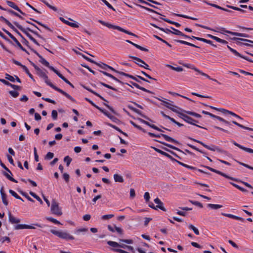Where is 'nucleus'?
Wrapping results in <instances>:
<instances>
[{"instance_id": "nucleus-1", "label": "nucleus", "mask_w": 253, "mask_h": 253, "mask_svg": "<svg viewBox=\"0 0 253 253\" xmlns=\"http://www.w3.org/2000/svg\"><path fill=\"white\" fill-rule=\"evenodd\" d=\"M202 167H205L206 168L208 169H209L210 170H211V171L212 172H215L217 174H218L227 179H230V180H232L233 181H236V182H241L242 183H243L244 185H245L246 186H247V187L250 188V189H253V187L249 183H248V182H244L243 181H242L241 180L239 179H238V178H234V177H231L228 175H227L226 174L219 171V170H216L214 169H213L212 168H211L210 167H208V166H202Z\"/></svg>"}, {"instance_id": "nucleus-2", "label": "nucleus", "mask_w": 253, "mask_h": 253, "mask_svg": "<svg viewBox=\"0 0 253 253\" xmlns=\"http://www.w3.org/2000/svg\"><path fill=\"white\" fill-rule=\"evenodd\" d=\"M42 79L44 80V82L46 83L47 85H49L56 91L60 92V93L64 95L65 97H66L73 102H76V100L74 98H73L70 94H69L62 89L58 88V87L54 85L53 84H52L51 82L48 80V76L46 75H45L42 78Z\"/></svg>"}, {"instance_id": "nucleus-3", "label": "nucleus", "mask_w": 253, "mask_h": 253, "mask_svg": "<svg viewBox=\"0 0 253 253\" xmlns=\"http://www.w3.org/2000/svg\"><path fill=\"white\" fill-rule=\"evenodd\" d=\"M98 22L101 23L102 25L106 26L107 27H108L109 29L117 30L120 32L125 33L127 35L132 36L136 38H138V36L137 35H136V34H135L131 32H129L126 29H124L123 28H122L119 26H116V25L111 24L110 23L103 21L101 20H99Z\"/></svg>"}, {"instance_id": "nucleus-4", "label": "nucleus", "mask_w": 253, "mask_h": 253, "mask_svg": "<svg viewBox=\"0 0 253 253\" xmlns=\"http://www.w3.org/2000/svg\"><path fill=\"white\" fill-rule=\"evenodd\" d=\"M13 24L17 28H18L20 31H21L23 33H24L29 38V39L32 41L34 43H35L36 45L40 46V44L37 42V41L31 35L29 34L28 32V30L27 29H31V28L27 27L26 28H25L23 27L22 26L20 25L18 22L16 21H13Z\"/></svg>"}, {"instance_id": "nucleus-5", "label": "nucleus", "mask_w": 253, "mask_h": 253, "mask_svg": "<svg viewBox=\"0 0 253 253\" xmlns=\"http://www.w3.org/2000/svg\"><path fill=\"white\" fill-rule=\"evenodd\" d=\"M50 232L54 234V235L57 236L58 237L63 239H65L66 240L74 239V237L72 235H70L67 232L57 231L54 229H51Z\"/></svg>"}, {"instance_id": "nucleus-6", "label": "nucleus", "mask_w": 253, "mask_h": 253, "mask_svg": "<svg viewBox=\"0 0 253 253\" xmlns=\"http://www.w3.org/2000/svg\"><path fill=\"white\" fill-rule=\"evenodd\" d=\"M157 99L159 100H160V101H161V104L162 105L165 106L166 107L169 108V109L171 110L172 111H173L175 113L177 112V110L175 108L178 109V110H181V111H182V109H181L180 108L172 104L173 102H172V101L169 100V102H168V101H166V100H167V99L165 98H164V99H161L160 98H157Z\"/></svg>"}, {"instance_id": "nucleus-7", "label": "nucleus", "mask_w": 253, "mask_h": 253, "mask_svg": "<svg viewBox=\"0 0 253 253\" xmlns=\"http://www.w3.org/2000/svg\"><path fill=\"white\" fill-rule=\"evenodd\" d=\"M148 134L152 137H157V138H160L161 137H163L166 141L168 142H172L175 144H179V142L176 140V139L165 134L164 133H161V134H155L152 132H148Z\"/></svg>"}, {"instance_id": "nucleus-8", "label": "nucleus", "mask_w": 253, "mask_h": 253, "mask_svg": "<svg viewBox=\"0 0 253 253\" xmlns=\"http://www.w3.org/2000/svg\"><path fill=\"white\" fill-rule=\"evenodd\" d=\"M187 138L190 139V140H191L194 142H196L200 144H201L203 146H204L205 148L208 149V150H210L211 151H216L218 152H221V153H223V152H224V151L221 150L219 147H218V146H215V145H212V147H211V146L205 144L204 143H203V142L200 141V140H197L196 139H194V138H193L191 137H187Z\"/></svg>"}, {"instance_id": "nucleus-9", "label": "nucleus", "mask_w": 253, "mask_h": 253, "mask_svg": "<svg viewBox=\"0 0 253 253\" xmlns=\"http://www.w3.org/2000/svg\"><path fill=\"white\" fill-rule=\"evenodd\" d=\"M51 211L52 213L58 216L61 215L62 214L61 209L59 207L58 203L55 201V199H53L52 201Z\"/></svg>"}, {"instance_id": "nucleus-10", "label": "nucleus", "mask_w": 253, "mask_h": 253, "mask_svg": "<svg viewBox=\"0 0 253 253\" xmlns=\"http://www.w3.org/2000/svg\"><path fill=\"white\" fill-rule=\"evenodd\" d=\"M0 21L5 23L8 27H9L14 32H15L19 36L21 37L22 34L18 30L10 23L7 19L3 16H0Z\"/></svg>"}, {"instance_id": "nucleus-11", "label": "nucleus", "mask_w": 253, "mask_h": 253, "mask_svg": "<svg viewBox=\"0 0 253 253\" xmlns=\"http://www.w3.org/2000/svg\"><path fill=\"white\" fill-rule=\"evenodd\" d=\"M32 51H33L34 53H35L40 58L39 62L40 63H41L43 65L45 66L46 67H48L49 69H50V67H52L51 66H50L49 62L48 61H47L36 50H35L34 49H32Z\"/></svg>"}, {"instance_id": "nucleus-12", "label": "nucleus", "mask_w": 253, "mask_h": 253, "mask_svg": "<svg viewBox=\"0 0 253 253\" xmlns=\"http://www.w3.org/2000/svg\"><path fill=\"white\" fill-rule=\"evenodd\" d=\"M137 120L141 123L145 124L146 125L150 126V127L162 132H164V131L163 129H161V128L158 127L156 126L150 124L149 122L141 119V118H138Z\"/></svg>"}, {"instance_id": "nucleus-13", "label": "nucleus", "mask_w": 253, "mask_h": 253, "mask_svg": "<svg viewBox=\"0 0 253 253\" xmlns=\"http://www.w3.org/2000/svg\"><path fill=\"white\" fill-rule=\"evenodd\" d=\"M176 113L178 114V117L179 118L183 119L186 123H187L189 124H193L191 121H193V119L192 118L188 116V115H187V114H185L179 112L178 110H177V112H176Z\"/></svg>"}, {"instance_id": "nucleus-14", "label": "nucleus", "mask_w": 253, "mask_h": 253, "mask_svg": "<svg viewBox=\"0 0 253 253\" xmlns=\"http://www.w3.org/2000/svg\"><path fill=\"white\" fill-rule=\"evenodd\" d=\"M99 72L102 73L103 75L112 79L113 80H114V81L120 83L121 84H126L129 86H130L131 87H132V85H131L130 84H129L128 83H125L123 82H122L121 81H120V80H119L118 79H117V78H116L115 77H114L113 75H112V74H110V73H108L105 71H101V70H99Z\"/></svg>"}, {"instance_id": "nucleus-15", "label": "nucleus", "mask_w": 253, "mask_h": 253, "mask_svg": "<svg viewBox=\"0 0 253 253\" xmlns=\"http://www.w3.org/2000/svg\"><path fill=\"white\" fill-rule=\"evenodd\" d=\"M127 107L129 109H130L131 110L133 111V112H134L135 113L140 115L141 117H142L143 118H144V119L150 121V122H153V121L151 119H150L149 117H148L147 116L143 114L141 112V111H140L139 110L133 107L132 106H131V105H127Z\"/></svg>"}, {"instance_id": "nucleus-16", "label": "nucleus", "mask_w": 253, "mask_h": 253, "mask_svg": "<svg viewBox=\"0 0 253 253\" xmlns=\"http://www.w3.org/2000/svg\"><path fill=\"white\" fill-rule=\"evenodd\" d=\"M151 148L153 149L156 152L161 154V155H164L165 156H166V157L168 158L171 161H172V162H174V161H176V160L175 159H174V158H173L171 155H170L168 153L157 148H156L155 147H153V146H151Z\"/></svg>"}, {"instance_id": "nucleus-17", "label": "nucleus", "mask_w": 253, "mask_h": 253, "mask_svg": "<svg viewBox=\"0 0 253 253\" xmlns=\"http://www.w3.org/2000/svg\"><path fill=\"white\" fill-rule=\"evenodd\" d=\"M0 193L1 200H2V202L3 204L6 206H7L8 204V202L6 199L7 195L5 194V193L4 192L3 186L1 187V188L0 189Z\"/></svg>"}, {"instance_id": "nucleus-18", "label": "nucleus", "mask_w": 253, "mask_h": 253, "mask_svg": "<svg viewBox=\"0 0 253 253\" xmlns=\"http://www.w3.org/2000/svg\"><path fill=\"white\" fill-rule=\"evenodd\" d=\"M154 202L157 204V206H156V210L158 209H159L163 211H166L167 210L164 206L163 203L158 198H156L154 200Z\"/></svg>"}, {"instance_id": "nucleus-19", "label": "nucleus", "mask_w": 253, "mask_h": 253, "mask_svg": "<svg viewBox=\"0 0 253 253\" xmlns=\"http://www.w3.org/2000/svg\"><path fill=\"white\" fill-rule=\"evenodd\" d=\"M154 141L157 142H159L161 144H162L163 145L169 147V148H170L172 149H173V150H175L177 151H178V152H181V153H183V152L180 149L171 145V144H169V143H166V142H163V141H161L160 140H157V139H155Z\"/></svg>"}, {"instance_id": "nucleus-20", "label": "nucleus", "mask_w": 253, "mask_h": 253, "mask_svg": "<svg viewBox=\"0 0 253 253\" xmlns=\"http://www.w3.org/2000/svg\"><path fill=\"white\" fill-rule=\"evenodd\" d=\"M232 143L235 146L238 147L240 149H241L247 152H248L249 153H253V149L250 148H247V147H244V146L237 143L235 141H233Z\"/></svg>"}, {"instance_id": "nucleus-21", "label": "nucleus", "mask_w": 253, "mask_h": 253, "mask_svg": "<svg viewBox=\"0 0 253 253\" xmlns=\"http://www.w3.org/2000/svg\"><path fill=\"white\" fill-rule=\"evenodd\" d=\"M232 143L235 146L238 147L240 149H241L247 152H248L249 153H253V149L250 148H247V147H244V146L237 143L235 141H233Z\"/></svg>"}, {"instance_id": "nucleus-22", "label": "nucleus", "mask_w": 253, "mask_h": 253, "mask_svg": "<svg viewBox=\"0 0 253 253\" xmlns=\"http://www.w3.org/2000/svg\"><path fill=\"white\" fill-rule=\"evenodd\" d=\"M82 86L86 90H88V91H89L90 92L93 93V94H94L95 95L98 96V97H99L101 100L105 101V102H108V101L107 100H106L103 97H102L101 95H100L99 94H98V93H97L96 92L94 91V90H93L92 89H91V88H90L89 87L84 85H82Z\"/></svg>"}, {"instance_id": "nucleus-23", "label": "nucleus", "mask_w": 253, "mask_h": 253, "mask_svg": "<svg viewBox=\"0 0 253 253\" xmlns=\"http://www.w3.org/2000/svg\"><path fill=\"white\" fill-rule=\"evenodd\" d=\"M82 86L86 90H88V91H89L90 92L93 93V94H94L95 95L98 96V97H99L101 100L105 101V102H108V101L107 100H106L103 97H102L101 95H100L99 94H98V93H97L96 92L94 91V90H93L92 89H91V88H90L89 87L84 85H82Z\"/></svg>"}, {"instance_id": "nucleus-24", "label": "nucleus", "mask_w": 253, "mask_h": 253, "mask_svg": "<svg viewBox=\"0 0 253 253\" xmlns=\"http://www.w3.org/2000/svg\"><path fill=\"white\" fill-rule=\"evenodd\" d=\"M59 19L64 23L66 25L70 26L73 28H78L79 27V24L78 23H73L70 22L66 20H65L64 18L60 17Z\"/></svg>"}, {"instance_id": "nucleus-25", "label": "nucleus", "mask_w": 253, "mask_h": 253, "mask_svg": "<svg viewBox=\"0 0 253 253\" xmlns=\"http://www.w3.org/2000/svg\"><path fill=\"white\" fill-rule=\"evenodd\" d=\"M15 230H20L23 229H35V227L27 224H17L14 226Z\"/></svg>"}, {"instance_id": "nucleus-26", "label": "nucleus", "mask_w": 253, "mask_h": 253, "mask_svg": "<svg viewBox=\"0 0 253 253\" xmlns=\"http://www.w3.org/2000/svg\"><path fill=\"white\" fill-rule=\"evenodd\" d=\"M221 214L226 217H228L233 218V219H234L236 220H240L242 222H244L245 221V219L243 218L238 216L233 215V214H231L230 213H225L222 212V213H221Z\"/></svg>"}, {"instance_id": "nucleus-27", "label": "nucleus", "mask_w": 253, "mask_h": 253, "mask_svg": "<svg viewBox=\"0 0 253 253\" xmlns=\"http://www.w3.org/2000/svg\"><path fill=\"white\" fill-rule=\"evenodd\" d=\"M130 83L132 84V85L135 86V87H136L137 88H138L143 91H145V92H148V93H151V94H154V93L142 86H141L140 85H139L138 84L136 83H134V82H133L132 81H130Z\"/></svg>"}, {"instance_id": "nucleus-28", "label": "nucleus", "mask_w": 253, "mask_h": 253, "mask_svg": "<svg viewBox=\"0 0 253 253\" xmlns=\"http://www.w3.org/2000/svg\"><path fill=\"white\" fill-rule=\"evenodd\" d=\"M8 220L11 224L18 223L20 222V219L14 217L10 212H8Z\"/></svg>"}, {"instance_id": "nucleus-29", "label": "nucleus", "mask_w": 253, "mask_h": 253, "mask_svg": "<svg viewBox=\"0 0 253 253\" xmlns=\"http://www.w3.org/2000/svg\"><path fill=\"white\" fill-rule=\"evenodd\" d=\"M220 111L223 114H230L238 119H239L240 120H243V119L240 116H239L238 115L235 114V113L233 112H231L230 111H229V110H226L225 109H221L220 110Z\"/></svg>"}, {"instance_id": "nucleus-30", "label": "nucleus", "mask_w": 253, "mask_h": 253, "mask_svg": "<svg viewBox=\"0 0 253 253\" xmlns=\"http://www.w3.org/2000/svg\"><path fill=\"white\" fill-rule=\"evenodd\" d=\"M126 42L127 43H129L132 45H133L134 46H135L136 48L142 50V51H146V52H148L149 51V50L147 49V48H146L144 47H142L137 44H136L133 42H132L131 41H129V40H126Z\"/></svg>"}, {"instance_id": "nucleus-31", "label": "nucleus", "mask_w": 253, "mask_h": 253, "mask_svg": "<svg viewBox=\"0 0 253 253\" xmlns=\"http://www.w3.org/2000/svg\"><path fill=\"white\" fill-rule=\"evenodd\" d=\"M174 41L175 42L181 43V44L189 45V46L194 47L196 48H200L199 46H197L192 43L189 42L185 41H183V40H174Z\"/></svg>"}, {"instance_id": "nucleus-32", "label": "nucleus", "mask_w": 253, "mask_h": 253, "mask_svg": "<svg viewBox=\"0 0 253 253\" xmlns=\"http://www.w3.org/2000/svg\"><path fill=\"white\" fill-rule=\"evenodd\" d=\"M197 73H198L199 74H200V75H201L202 76H203L204 77H205L206 78L210 79V80H211L215 82H216L217 83H218V84H221L220 83H219L217 80L215 79H212L210 77V76H209L208 74L203 72L202 71H201V70H200L199 69H198V71H197Z\"/></svg>"}, {"instance_id": "nucleus-33", "label": "nucleus", "mask_w": 253, "mask_h": 253, "mask_svg": "<svg viewBox=\"0 0 253 253\" xmlns=\"http://www.w3.org/2000/svg\"><path fill=\"white\" fill-rule=\"evenodd\" d=\"M214 117H212L213 119H217L218 121L223 123L225 125H227V126H231V124L230 122L225 120V119H224L223 118L219 117V116H216L215 115H214Z\"/></svg>"}, {"instance_id": "nucleus-34", "label": "nucleus", "mask_w": 253, "mask_h": 253, "mask_svg": "<svg viewBox=\"0 0 253 253\" xmlns=\"http://www.w3.org/2000/svg\"><path fill=\"white\" fill-rule=\"evenodd\" d=\"M182 111L184 112V113H185L186 114H187L189 115L194 116L197 118H201L202 117V116L200 114L195 113L194 112H192V111H185L184 110H182Z\"/></svg>"}, {"instance_id": "nucleus-35", "label": "nucleus", "mask_w": 253, "mask_h": 253, "mask_svg": "<svg viewBox=\"0 0 253 253\" xmlns=\"http://www.w3.org/2000/svg\"><path fill=\"white\" fill-rule=\"evenodd\" d=\"M122 76L128 77L130 79H131L134 80L135 81H136L137 83L141 84V82L138 79V78L136 76L134 77L131 75H130V74H128L126 73H122Z\"/></svg>"}, {"instance_id": "nucleus-36", "label": "nucleus", "mask_w": 253, "mask_h": 253, "mask_svg": "<svg viewBox=\"0 0 253 253\" xmlns=\"http://www.w3.org/2000/svg\"><path fill=\"white\" fill-rule=\"evenodd\" d=\"M113 177L115 182H118L120 183H123L124 182V179L123 176L118 174H114Z\"/></svg>"}, {"instance_id": "nucleus-37", "label": "nucleus", "mask_w": 253, "mask_h": 253, "mask_svg": "<svg viewBox=\"0 0 253 253\" xmlns=\"http://www.w3.org/2000/svg\"><path fill=\"white\" fill-rule=\"evenodd\" d=\"M160 148H162V149H163L164 150L169 153L170 154L173 155L174 156L177 158L178 159H179L180 160L181 159V158L180 156L177 155L174 152L172 151V150H170L168 148L163 147V146H160Z\"/></svg>"}, {"instance_id": "nucleus-38", "label": "nucleus", "mask_w": 253, "mask_h": 253, "mask_svg": "<svg viewBox=\"0 0 253 253\" xmlns=\"http://www.w3.org/2000/svg\"><path fill=\"white\" fill-rule=\"evenodd\" d=\"M30 20L33 21H34L36 23H37V24H38L39 25L42 26V27H43V28H44L45 29H46L47 30L49 31H50V32H52V30L49 28L47 25L42 23V22L39 21H37L33 18H30Z\"/></svg>"}, {"instance_id": "nucleus-39", "label": "nucleus", "mask_w": 253, "mask_h": 253, "mask_svg": "<svg viewBox=\"0 0 253 253\" xmlns=\"http://www.w3.org/2000/svg\"><path fill=\"white\" fill-rule=\"evenodd\" d=\"M50 69L54 72L63 81L66 79V78H65L57 70L55 69L53 67H50Z\"/></svg>"}, {"instance_id": "nucleus-40", "label": "nucleus", "mask_w": 253, "mask_h": 253, "mask_svg": "<svg viewBox=\"0 0 253 253\" xmlns=\"http://www.w3.org/2000/svg\"><path fill=\"white\" fill-rule=\"evenodd\" d=\"M175 162H176L177 164H178L179 165L185 167V168H186L187 169H192V170H195V169H197V168L196 167H192V166H189V165H187L183 163H182L178 160H176V161H174Z\"/></svg>"}, {"instance_id": "nucleus-41", "label": "nucleus", "mask_w": 253, "mask_h": 253, "mask_svg": "<svg viewBox=\"0 0 253 253\" xmlns=\"http://www.w3.org/2000/svg\"><path fill=\"white\" fill-rule=\"evenodd\" d=\"M136 5L141 8H143V9H146L147 11H149V12H153V13H155L156 14H159L160 15H162L161 14H160V13L156 11L155 10L151 9V8H148V7H145L144 6H143L142 5H140V4H136Z\"/></svg>"}, {"instance_id": "nucleus-42", "label": "nucleus", "mask_w": 253, "mask_h": 253, "mask_svg": "<svg viewBox=\"0 0 253 253\" xmlns=\"http://www.w3.org/2000/svg\"><path fill=\"white\" fill-rule=\"evenodd\" d=\"M2 174L4 176H5L8 180H10L11 181H12L15 183H17L18 181L15 179L14 178L11 177L10 175L9 174V172H6L5 171H3Z\"/></svg>"}, {"instance_id": "nucleus-43", "label": "nucleus", "mask_w": 253, "mask_h": 253, "mask_svg": "<svg viewBox=\"0 0 253 253\" xmlns=\"http://www.w3.org/2000/svg\"><path fill=\"white\" fill-rule=\"evenodd\" d=\"M222 205L217 204H208L207 205V207L213 210H217L222 208Z\"/></svg>"}, {"instance_id": "nucleus-44", "label": "nucleus", "mask_w": 253, "mask_h": 253, "mask_svg": "<svg viewBox=\"0 0 253 253\" xmlns=\"http://www.w3.org/2000/svg\"><path fill=\"white\" fill-rule=\"evenodd\" d=\"M232 123L233 124H234V125L238 126L239 127H241V128H242L243 129H247V130H251V131H253V128H251V127H247V126H245L242 125H241L240 124H239L238 123L236 122V121H233L232 122Z\"/></svg>"}, {"instance_id": "nucleus-45", "label": "nucleus", "mask_w": 253, "mask_h": 253, "mask_svg": "<svg viewBox=\"0 0 253 253\" xmlns=\"http://www.w3.org/2000/svg\"><path fill=\"white\" fill-rule=\"evenodd\" d=\"M174 15L175 16H176L178 17L189 19H191V20H198V19L196 18L190 17L188 15H184V14H177V13H174Z\"/></svg>"}, {"instance_id": "nucleus-46", "label": "nucleus", "mask_w": 253, "mask_h": 253, "mask_svg": "<svg viewBox=\"0 0 253 253\" xmlns=\"http://www.w3.org/2000/svg\"><path fill=\"white\" fill-rule=\"evenodd\" d=\"M76 52L77 54H79V55H81L84 59H85L87 61H89V62H91L92 63H93V64H97V62L96 61H95L91 59V58L87 57L86 56H85V55L82 54V53L78 52L77 51H76Z\"/></svg>"}, {"instance_id": "nucleus-47", "label": "nucleus", "mask_w": 253, "mask_h": 253, "mask_svg": "<svg viewBox=\"0 0 253 253\" xmlns=\"http://www.w3.org/2000/svg\"><path fill=\"white\" fill-rule=\"evenodd\" d=\"M128 57L130 58H132V59L135 60V61H134V62H137V63H139V64L141 63V64H142V65L145 64V62L139 57H136L134 56H132V55H129Z\"/></svg>"}, {"instance_id": "nucleus-48", "label": "nucleus", "mask_w": 253, "mask_h": 253, "mask_svg": "<svg viewBox=\"0 0 253 253\" xmlns=\"http://www.w3.org/2000/svg\"><path fill=\"white\" fill-rule=\"evenodd\" d=\"M18 191L23 196H24L28 201H29L30 202H35L34 200L33 199H32L30 196H29V195L26 192H23V191H21V190H18Z\"/></svg>"}, {"instance_id": "nucleus-49", "label": "nucleus", "mask_w": 253, "mask_h": 253, "mask_svg": "<svg viewBox=\"0 0 253 253\" xmlns=\"http://www.w3.org/2000/svg\"><path fill=\"white\" fill-rule=\"evenodd\" d=\"M9 193L11 194L12 196H13L14 198H15L17 199L20 200L22 201H24L23 199L21 198L15 192H14L13 190L11 189L9 190Z\"/></svg>"}, {"instance_id": "nucleus-50", "label": "nucleus", "mask_w": 253, "mask_h": 253, "mask_svg": "<svg viewBox=\"0 0 253 253\" xmlns=\"http://www.w3.org/2000/svg\"><path fill=\"white\" fill-rule=\"evenodd\" d=\"M130 123L135 128L138 129L139 130L142 131L144 133H146V130L143 128L141 126H138L137 125V124H136L134 122L132 121H130Z\"/></svg>"}, {"instance_id": "nucleus-51", "label": "nucleus", "mask_w": 253, "mask_h": 253, "mask_svg": "<svg viewBox=\"0 0 253 253\" xmlns=\"http://www.w3.org/2000/svg\"><path fill=\"white\" fill-rule=\"evenodd\" d=\"M41 1L43 3H44L48 7L52 9L53 10L55 11H56L57 10V8L55 6L51 5L45 0H41Z\"/></svg>"}, {"instance_id": "nucleus-52", "label": "nucleus", "mask_w": 253, "mask_h": 253, "mask_svg": "<svg viewBox=\"0 0 253 253\" xmlns=\"http://www.w3.org/2000/svg\"><path fill=\"white\" fill-rule=\"evenodd\" d=\"M230 183L232 185H233V186H234L235 187H236V188L239 189V190L241 191L242 192H248V191L247 189H245L244 188H243L242 187L240 186L239 185H238L234 183L230 182Z\"/></svg>"}, {"instance_id": "nucleus-53", "label": "nucleus", "mask_w": 253, "mask_h": 253, "mask_svg": "<svg viewBox=\"0 0 253 253\" xmlns=\"http://www.w3.org/2000/svg\"><path fill=\"white\" fill-rule=\"evenodd\" d=\"M6 3L9 6L13 8L16 10L17 9H19V7L17 5H16L14 2L12 1L7 0L6 1Z\"/></svg>"}, {"instance_id": "nucleus-54", "label": "nucleus", "mask_w": 253, "mask_h": 253, "mask_svg": "<svg viewBox=\"0 0 253 253\" xmlns=\"http://www.w3.org/2000/svg\"><path fill=\"white\" fill-rule=\"evenodd\" d=\"M28 31L30 32H31L32 33L34 34L35 35H36L37 37L41 39L43 41H46V40L45 38H44L40 34H39L37 32L32 30V29H28Z\"/></svg>"}, {"instance_id": "nucleus-55", "label": "nucleus", "mask_w": 253, "mask_h": 253, "mask_svg": "<svg viewBox=\"0 0 253 253\" xmlns=\"http://www.w3.org/2000/svg\"><path fill=\"white\" fill-rule=\"evenodd\" d=\"M167 66L169 67L171 70H173L177 72H182L183 70V69L181 67H175L169 64L167 65Z\"/></svg>"}, {"instance_id": "nucleus-56", "label": "nucleus", "mask_w": 253, "mask_h": 253, "mask_svg": "<svg viewBox=\"0 0 253 253\" xmlns=\"http://www.w3.org/2000/svg\"><path fill=\"white\" fill-rule=\"evenodd\" d=\"M81 66L82 67H84L86 68L90 73H92L93 75L98 76L99 77V76L98 75V73L97 72L94 71L93 70H92L89 66H88L85 64H84V63L81 64Z\"/></svg>"}, {"instance_id": "nucleus-57", "label": "nucleus", "mask_w": 253, "mask_h": 253, "mask_svg": "<svg viewBox=\"0 0 253 253\" xmlns=\"http://www.w3.org/2000/svg\"><path fill=\"white\" fill-rule=\"evenodd\" d=\"M107 117L109 118L112 121L115 123L118 124L120 122V120L117 118L112 115L110 113H109L108 116H107Z\"/></svg>"}, {"instance_id": "nucleus-58", "label": "nucleus", "mask_w": 253, "mask_h": 253, "mask_svg": "<svg viewBox=\"0 0 253 253\" xmlns=\"http://www.w3.org/2000/svg\"><path fill=\"white\" fill-rule=\"evenodd\" d=\"M232 40L235 41L236 42H238L239 41H242L244 42H249L250 43L253 44V41H251L250 40L246 39H242V38H236L234 37L232 39Z\"/></svg>"}, {"instance_id": "nucleus-59", "label": "nucleus", "mask_w": 253, "mask_h": 253, "mask_svg": "<svg viewBox=\"0 0 253 253\" xmlns=\"http://www.w3.org/2000/svg\"><path fill=\"white\" fill-rule=\"evenodd\" d=\"M156 39L162 42H163L165 43V44H166L168 46L170 47H171V45L170 44H169V42H168L166 41H165V40L163 39L162 38H161V37H159L157 35H154L153 36Z\"/></svg>"}, {"instance_id": "nucleus-60", "label": "nucleus", "mask_w": 253, "mask_h": 253, "mask_svg": "<svg viewBox=\"0 0 253 253\" xmlns=\"http://www.w3.org/2000/svg\"><path fill=\"white\" fill-rule=\"evenodd\" d=\"M107 244L109 245L111 247H114V248H117L119 247L120 246V243H118L116 242L109 241L107 242Z\"/></svg>"}, {"instance_id": "nucleus-61", "label": "nucleus", "mask_w": 253, "mask_h": 253, "mask_svg": "<svg viewBox=\"0 0 253 253\" xmlns=\"http://www.w3.org/2000/svg\"><path fill=\"white\" fill-rule=\"evenodd\" d=\"M23 69L24 70V71L27 74V75L29 77V78L31 79L34 82H35V80L33 77V76L30 73L27 67L26 66L24 67Z\"/></svg>"}, {"instance_id": "nucleus-62", "label": "nucleus", "mask_w": 253, "mask_h": 253, "mask_svg": "<svg viewBox=\"0 0 253 253\" xmlns=\"http://www.w3.org/2000/svg\"><path fill=\"white\" fill-rule=\"evenodd\" d=\"M188 227L190 229L192 230L196 235H199L200 233L198 229L197 228H196L194 225H193L192 224H190Z\"/></svg>"}, {"instance_id": "nucleus-63", "label": "nucleus", "mask_w": 253, "mask_h": 253, "mask_svg": "<svg viewBox=\"0 0 253 253\" xmlns=\"http://www.w3.org/2000/svg\"><path fill=\"white\" fill-rule=\"evenodd\" d=\"M170 29L172 30L171 34L179 36L181 35L182 32H181L180 31L172 27H170Z\"/></svg>"}, {"instance_id": "nucleus-64", "label": "nucleus", "mask_w": 253, "mask_h": 253, "mask_svg": "<svg viewBox=\"0 0 253 253\" xmlns=\"http://www.w3.org/2000/svg\"><path fill=\"white\" fill-rule=\"evenodd\" d=\"M37 69L38 70H36L37 75L41 78H42L46 74L40 68H38Z\"/></svg>"}]
</instances>
